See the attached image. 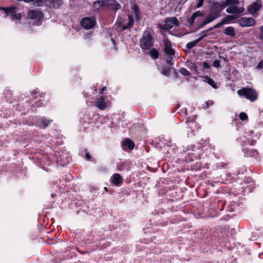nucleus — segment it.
<instances>
[{
    "label": "nucleus",
    "mask_w": 263,
    "mask_h": 263,
    "mask_svg": "<svg viewBox=\"0 0 263 263\" xmlns=\"http://www.w3.org/2000/svg\"><path fill=\"white\" fill-rule=\"evenodd\" d=\"M48 3V5L53 8H58L62 4V2L60 0H49Z\"/></svg>",
    "instance_id": "a211bd4d"
},
{
    "label": "nucleus",
    "mask_w": 263,
    "mask_h": 263,
    "mask_svg": "<svg viewBox=\"0 0 263 263\" xmlns=\"http://www.w3.org/2000/svg\"><path fill=\"white\" fill-rule=\"evenodd\" d=\"M32 2L37 6H40L42 3L41 0H33Z\"/></svg>",
    "instance_id": "72a5a7b5"
},
{
    "label": "nucleus",
    "mask_w": 263,
    "mask_h": 263,
    "mask_svg": "<svg viewBox=\"0 0 263 263\" xmlns=\"http://www.w3.org/2000/svg\"><path fill=\"white\" fill-rule=\"evenodd\" d=\"M224 33L231 36H234L235 35L234 28L232 27H227L224 30Z\"/></svg>",
    "instance_id": "412c9836"
},
{
    "label": "nucleus",
    "mask_w": 263,
    "mask_h": 263,
    "mask_svg": "<svg viewBox=\"0 0 263 263\" xmlns=\"http://www.w3.org/2000/svg\"><path fill=\"white\" fill-rule=\"evenodd\" d=\"M212 103H213L212 101H208V102H207L206 103V105H207L208 106H209L210 104H212Z\"/></svg>",
    "instance_id": "ea45409f"
},
{
    "label": "nucleus",
    "mask_w": 263,
    "mask_h": 263,
    "mask_svg": "<svg viewBox=\"0 0 263 263\" xmlns=\"http://www.w3.org/2000/svg\"><path fill=\"white\" fill-rule=\"evenodd\" d=\"M256 68L258 69H261L263 68V63L262 61H260L259 63L257 65Z\"/></svg>",
    "instance_id": "473e14b6"
},
{
    "label": "nucleus",
    "mask_w": 263,
    "mask_h": 263,
    "mask_svg": "<svg viewBox=\"0 0 263 263\" xmlns=\"http://www.w3.org/2000/svg\"><path fill=\"white\" fill-rule=\"evenodd\" d=\"M254 23V20L252 17H242L239 20V25L243 27L252 26Z\"/></svg>",
    "instance_id": "1a4fd4ad"
},
{
    "label": "nucleus",
    "mask_w": 263,
    "mask_h": 263,
    "mask_svg": "<svg viewBox=\"0 0 263 263\" xmlns=\"http://www.w3.org/2000/svg\"><path fill=\"white\" fill-rule=\"evenodd\" d=\"M153 44V39L148 30L143 32V37L140 41L141 47L143 49L149 48Z\"/></svg>",
    "instance_id": "20e7f679"
},
{
    "label": "nucleus",
    "mask_w": 263,
    "mask_h": 263,
    "mask_svg": "<svg viewBox=\"0 0 263 263\" xmlns=\"http://www.w3.org/2000/svg\"><path fill=\"white\" fill-rule=\"evenodd\" d=\"M28 17L31 19H40L42 17V14L40 11L31 10L29 11Z\"/></svg>",
    "instance_id": "2eb2a0df"
},
{
    "label": "nucleus",
    "mask_w": 263,
    "mask_h": 263,
    "mask_svg": "<svg viewBox=\"0 0 263 263\" xmlns=\"http://www.w3.org/2000/svg\"><path fill=\"white\" fill-rule=\"evenodd\" d=\"M149 54L151 57L154 59H156L158 57V52L155 49H152L149 51Z\"/></svg>",
    "instance_id": "5701e85b"
},
{
    "label": "nucleus",
    "mask_w": 263,
    "mask_h": 263,
    "mask_svg": "<svg viewBox=\"0 0 263 263\" xmlns=\"http://www.w3.org/2000/svg\"><path fill=\"white\" fill-rule=\"evenodd\" d=\"M213 66L215 67L218 68L220 67V62L218 60H215L213 62Z\"/></svg>",
    "instance_id": "7c9ffc66"
},
{
    "label": "nucleus",
    "mask_w": 263,
    "mask_h": 263,
    "mask_svg": "<svg viewBox=\"0 0 263 263\" xmlns=\"http://www.w3.org/2000/svg\"><path fill=\"white\" fill-rule=\"evenodd\" d=\"M197 42L194 41L193 42H190L186 44V47L189 49H191L194 47L197 44Z\"/></svg>",
    "instance_id": "cd10ccee"
},
{
    "label": "nucleus",
    "mask_w": 263,
    "mask_h": 263,
    "mask_svg": "<svg viewBox=\"0 0 263 263\" xmlns=\"http://www.w3.org/2000/svg\"><path fill=\"white\" fill-rule=\"evenodd\" d=\"M204 81L206 83L209 84L211 86H212L213 88H216V86L214 81L212 80L211 78L206 77L204 78Z\"/></svg>",
    "instance_id": "4be33fe9"
},
{
    "label": "nucleus",
    "mask_w": 263,
    "mask_h": 263,
    "mask_svg": "<svg viewBox=\"0 0 263 263\" xmlns=\"http://www.w3.org/2000/svg\"><path fill=\"white\" fill-rule=\"evenodd\" d=\"M42 123L44 126V127H47L51 122V121L49 120H47L45 118H42L41 119Z\"/></svg>",
    "instance_id": "bb28decb"
},
{
    "label": "nucleus",
    "mask_w": 263,
    "mask_h": 263,
    "mask_svg": "<svg viewBox=\"0 0 263 263\" xmlns=\"http://www.w3.org/2000/svg\"><path fill=\"white\" fill-rule=\"evenodd\" d=\"M106 89V87H104L102 88L101 91L100 92V93H102L104 90Z\"/></svg>",
    "instance_id": "a19ab883"
},
{
    "label": "nucleus",
    "mask_w": 263,
    "mask_h": 263,
    "mask_svg": "<svg viewBox=\"0 0 263 263\" xmlns=\"http://www.w3.org/2000/svg\"><path fill=\"white\" fill-rule=\"evenodd\" d=\"M202 15H203L202 13L201 12H200V11H196V12H194L192 14L191 17L190 18V19L188 20L190 24L191 25H192L195 18L197 17L202 16Z\"/></svg>",
    "instance_id": "6ab92c4d"
},
{
    "label": "nucleus",
    "mask_w": 263,
    "mask_h": 263,
    "mask_svg": "<svg viewBox=\"0 0 263 263\" xmlns=\"http://www.w3.org/2000/svg\"><path fill=\"white\" fill-rule=\"evenodd\" d=\"M112 183L117 186H119L122 183V177L119 174H115L111 178Z\"/></svg>",
    "instance_id": "dca6fc26"
},
{
    "label": "nucleus",
    "mask_w": 263,
    "mask_h": 263,
    "mask_svg": "<svg viewBox=\"0 0 263 263\" xmlns=\"http://www.w3.org/2000/svg\"><path fill=\"white\" fill-rule=\"evenodd\" d=\"M109 8L118 10L121 8V5L115 0H105V8Z\"/></svg>",
    "instance_id": "f8f14e48"
},
{
    "label": "nucleus",
    "mask_w": 263,
    "mask_h": 263,
    "mask_svg": "<svg viewBox=\"0 0 263 263\" xmlns=\"http://www.w3.org/2000/svg\"><path fill=\"white\" fill-rule=\"evenodd\" d=\"M132 12L135 14V16L138 18L139 12L138 10L137 7L136 6H133L132 8Z\"/></svg>",
    "instance_id": "a878e982"
},
{
    "label": "nucleus",
    "mask_w": 263,
    "mask_h": 263,
    "mask_svg": "<svg viewBox=\"0 0 263 263\" xmlns=\"http://www.w3.org/2000/svg\"><path fill=\"white\" fill-rule=\"evenodd\" d=\"M85 156H86V158L88 160L90 159V158H91V156H90V154H89V153L88 152H86V153H85Z\"/></svg>",
    "instance_id": "e433bc0d"
},
{
    "label": "nucleus",
    "mask_w": 263,
    "mask_h": 263,
    "mask_svg": "<svg viewBox=\"0 0 263 263\" xmlns=\"http://www.w3.org/2000/svg\"><path fill=\"white\" fill-rule=\"evenodd\" d=\"M133 23L132 16L129 15L126 16L124 14H122L118 17L116 24L119 27H121L122 29L125 30L132 26Z\"/></svg>",
    "instance_id": "f03ea898"
},
{
    "label": "nucleus",
    "mask_w": 263,
    "mask_h": 263,
    "mask_svg": "<svg viewBox=\"0 0 263 263\" xmlns=\"http://www.w3.org/2000/svg\"><path fill=\"white\" fill-rule=\"evenodd\" d=\"M226 20H222L220 22H219V23H217V24H216L215 25H214L212 28H213V29H214V28H217L220 27L223 25L226 24Z\"/></svg>",
    "instance_id": "393cba45"
},
{
    "label": "nucleus",
    "mask_w": 263,
    "mask_h": 263,
    "mask_svg": "<svg viewBox=\"0 0 263 263\" xmlns=\"http://www.w3.org/2000/svg\"><path fill=\"white\" fill-rule=\"evenodd\" d=\"M163 51L171 59L175 54V50L172 47L171 43L166 39L163 40Z\"/></svg>",
    "instance_id": "423d86ee"
},
{
    "label": "nucleus",
    "mask_w": 263,
    "mask_h": 263,
    "mask_svg": "<svg viewBox=\"0 0 263 263\" xmlns=\"http://www.w3.org/2000/svg\"><path fill=\"white\" fill-rule=\"evenodd\" d=\"M81 23L84 28L89 29L95 25L96 21L93 17H86L81 21Z\"/></svg>",
    "instance_id": "6e6552de"
},
{
    "label": "nucleus",
    "mask_w": 263,
    "mask_h": 263,
    "mask_svg": "<svg viewBox=\"0 0 263 263\" xmlns=\"http://www.w3.org/2000/svg\"><path fill=\"white\" fill-rule=\"evenodd\" d=\"M123 146L127 147L129 149H132L134 147V143L130 139H127L124 141Z\"/></svg>",
    "instance_id": "aec40b11"
},
{
    "label": "nucleus",
    "mask_w": 263,
    "mask_h": 263,
    "mask_svg": "<svg viewBox=\"0 0 263 263\" xmlns=\"http://www.w3.org/2000/svg\"><path fill=\"white\" fill-rule=\"evenodd\" d=\"M260 7V2L259 1H257L253 3L251 6H250L249 8V11L251 14L255 13L257 10H259Z\"/></svg>",
    "instance_id": "f3484780"
},
{
    "label": "nucleus",
    "mask_w": 263,
    "mask_h": 263,
    "mask_svg": "<svg viewBox=\"0 0 263 263\" xmlns=\"http://www.w3.org/2000/svg\"><path fill=\"white\" fill-rule=\"evenodd\" d=\"M197 7L199 8L202 6L204 0H197Z\"/></svg>",
    "instance_id": "2f4dec72"
},
{
    "label": "nucleus",
    "mask_w": 263,
    "mask_h": 263,
    "mask_svg": "<svg viewBox=\"0 0 263 263\" xmlns=\"http://www.w3.org/2000/svg\"><path fill=\"white\" fill-rule=\"evenodd\" d=\"M7 15H10L12 20H20L21 15L20 13H16L15 7L2 8Z\"/></svg>",
    "instance_id": "0eeeda50"
},
{
    "label": "nucleus",
    "mask_w": 263,
    "mask_h": 263,
    "mask_svg": "<svg viewBox=\"0 0 263 263\" xmlns=\"http://www.w3.org/2000/svg\"><path fill=\"white\" fill-rule=\"evenodd\" d=\"M179 23L176 17L167 18L165 20L164 24L159 25V27L162 29L168 30L175 26H178Z\"/></svg>",
    "instance_id": "39448f33"
},
{
    "label": "nucleus",
    "mask_w": 263,
    "mask_h": 263,
    "mask_svg": "<svg viewBox=\"0 0 263 263\" xmlns=\"http://www.w3.org/2000/svg\"><path fill=\"white\" fill-rule=\"evenodd\" d=\"M93 8L96 10L105 9V0L97 1L93 3Z\"/></svg>",
    "instance_id": "4468645a"
},
{
    "label": "nucleus",
    "mask_w": 263,
    "mask_h": 263,
    "mask_svg": "<svg viewBox=\"0 0 263 263\" xmlns=\"http://www.w3.org/2000/svg\"><path fill=\"white\" fill-rule=\"evenodd\" d=\"M179 72L185 76H189L190 75V72L184 68H181L179 70Z\"/></svg>",
    "instance_id": "b1692460"
},
{
    "label": "nucleus",
    "mask_w": 263,
    "mask_h": 263,
    "mask_svg": "<svg viewBox=\"0 0 263 263\" xmlns=\"http://www.w3.org/2000/svg\"><path fill=\"white\" fill-rule=\"evenodd\" d=\"M213 29V28H211L208 30H206L203 31L202 32V37H205L208 36L209 35V34H208V32Z\"/></svg>",
    "instance_id": "c85d7f7f"
},
{
    "label": "nucleus",
    "mask_w": 263,
    "mask_h": 263,
    "mask_svg": "<svg viewBox=\"0 0 263 263\" xmlns=\"http://www.w3.org/2000/svg\"><path fill=\"white\" fill-rule=\"evenodd\" d=\"M224 7H226V2L221 3H215L214 4L211 11L215 13H218L219 16V14Z\"/></svg>",
    "instance_id": "ddd939ff"
},
{
    "label": "nucleus",
    "mask_w": 263,
    "mask_h": 263,
    "mask_svg": "<svg viewBox=\"0 0 263 263\" xmlns=\"http://www.w3.org/2000/svg\"><path fill=\"white\" fill-rule=\"evenodd\" d=\"M239 118L241 120H246L248 119V116L245 112H241L239 115Z\"/></svg>",
    "instance_id": "c756f323"
},
{
    "label": "nucleus",
    "mask_w": 263,
    "mask_h": 263,
    "mask_svg": "<svg viewBox=\"0 0 263 263\" xmlns=\"http://www.w3.org/2000/svg\"><path fill=\"white\" fill-rule=\"evenodd\" d=\"M237 94L239 96H244L251 101H254L257 98V93L252 88H243L237 90Z\"/></svg>",
    "instance_id": "7ed1b4c3"
},
{
    "label": "nucleus",
    "mask_w": 263,
    "mask_h": 263,
    "mask_svg": "<svg viewBox=\"0 0 263 263\" xmlns=\"http://www.w3.org/2000/svg\"><path fill=\"white\" fill-rule=\"evenodd\" d=\"M95 106L101 110H105L108 107L106 102L105 101V98L103 96L100 97L96 100Z\"/></svg>",
    "instance_id": "9d476101"
},
{
    "label": "nucleus",
    "mask_w": 263,
    "mask_h": 263,
    "mask_svg": "<svg viewBox=\"0 0 263 263\" xmlns=\"http://www.w3.org/2000/svg\"><path fill=\"white\" fill-rule=\"evenodd\" d=\"M203 37H202V36L199 37V39L195 40L196 42H197V43H198L199 41H200Z\"/></svg>",
    "instance_id": "58836bf2"
},
{
    "label": "nucleus",
    "mask_w": 263,
    "mask_h": 263,
    "mask_svg": "<svg viewBox=\"0 0 263 263\" xmlns=\"http://www.w3.org/2000/svg\"><path fill=\"white\" fill-rule=\"evenodd\" d=\"M203 67L205 68H209V65L206 62H204L203 63Z\"/></svg>",
    "instance_id": "c9c22d12"
},
{
    "label": "nucleus",
    "mask_w": 263,
    "mask_h": 263,
    "mask_svg": "<svg viewBox=\"0 0 263 263\" xmlns=\"http://www.w3.org/2000/svg\"><path fill=\"white\" fill-rule=\"evenodd\" d=\"M169 58H170L169 57ZM170 59H168L166 60V62L168 63L170 65H172V63H171V58H170Z\"/></svg>",
    "instance_id": "4c0bfd02"
},
{
    "label": "nucleus",
    "mask_w": 263,
    "mask_h": 263,
    "mask_svg": "<svg viewBox=\"0 0 263 263\" xmlns=\"http://www.w3.org/2000/svg\"><path fill=\"white\" fill-rule=\"evenodd\" d=\"M239 4L238 0H227L226 1V7L228 6L226 11L229 13L239 14L242 13L244 9L242 7L238 8L237 5Z\"/></svg>",
    "instance_id": "f257e3e1"
},
{
    "label": "nucleus",
    "mask_w": 263,
    "mask_h": 263,
    "mask_svg": "<svg viewBox=\"0 0 263 263\" xmlns=\"http://www.w3.org/2000/svg\"><path fill=\"white\" fill-rule=\"evenodd\" d=\"M219 16L218 15V13H215L214 12H212L211 11L210 13L207 16V17L205 19V20L201 23L200 25V27H202L204 25L207 24H209L214 21L216 18L218 17Z\"/></svg>",
    "instance_id": "9b49d317"
},
{
    "label": "nucleus",
    "mask_w": 263,
    "mask_h": 263,
    "mask_svg": "<svg viewBox=\"0 0 263 263\" xmlns=\"http://www.w3.org/2000/svg\"><path fill=\"white\" fill-rule=\"evenodd\" d=\"M233 19V17L231 16H227L223 20H226V23H228L229 22H230Z\"/></svg>",
    "instance_id": "f704fd0d"
}]
</instances>
